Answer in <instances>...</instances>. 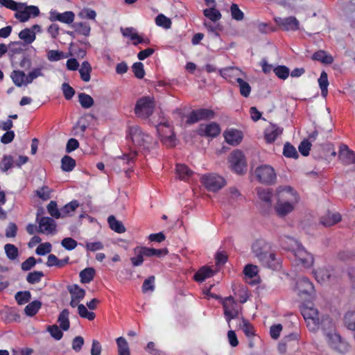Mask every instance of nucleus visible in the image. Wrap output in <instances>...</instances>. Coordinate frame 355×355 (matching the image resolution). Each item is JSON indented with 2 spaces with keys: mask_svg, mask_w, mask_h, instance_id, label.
I'll return each instance as SVG.
<instances>
[{
  "mask_svg": "<svg viewBox=\"0 0 355 355\" xmlns=\"http://www.w3.org/2000/svg\"><path fill=\"white\" fill-rule=\"evenodd\" d=\"M40 15V10L35 6H26L24 3V7L21 9L17 10L15 13V17L21 22L27 21L31 17H37Z\"/></svg>",
  "mask_w": 355,
  "mask_h": 355,
  "instance_id": "nucleus-14",
  "label": "nucleus"
},
{
  "mask_svg": "<svg viewBox=\"0 0 355 355\" xmlns=\"http://www.w3.org/2000/svg\"><path fill=\"white\" fill-rule=\"evenodd\" d=\"M155 101L154 97L143 96L137 101L135 113L141 119H148L154 112Z\"/></svg>",
  "mask_w": 355,
  "mask_h": 355,
  "instance_id": "nucleus-4",
  "label": "nucleus"
},
{
  "mask_svg": "<svg viewBox=\"0 0 355 355\" xmlns=\"http://www.w3.org/2000/svg\"><path fill=\"white\" fill-rule=\"evenodd\" d=\"M49 19L52 22L58 21L64 24H70L74 21L75 15L72 11H65L60 13L56 10H51L49 12Z\"/></svg>",
  "mask_w": 355,
  "mask_h": 355,
  "instance_id": "nucleus-18",
  "label": "nucleus"
},
{
  "mask_svg": "<svg viewBox=\"0 0 355 355\" xmlns=\"http://www.w3.org/2000/svg\"><path fill=\"white\" fill-rule=\"evenodd\" d=\"M155 24L158 26L169 28L171 26V21L163 14H159L155 18Z\"/></svg>",
  "mask_w": 355,
  "mask_h": 355,
  "instance_id": "nucleus-59",
  "label": "nucleus"
},
{
  "mask_svg": "<svg viewBox=\"0 0 355 355\" xmlns=\"http://www.w3.org/2000/svg\"><path fill=\"white\" fill-rule=\"evenodd\" d=\"M311 58L313 60L319 61L325 64H331L334 62L333 56L323 50L315 52Z\"/></svg>",
  "mask_w": 355,
  "mask_h": 355,
  "instance_id": "nucleus-28",
  "label": "nucleus"
},
{
  "mask_svg": "<svg viewBox=\"0 0 355 355\" xmlns=\"http://www.w3.org/2000/svg\"><path fill=\"white\" fill-rule=\"evenodd\" d=\"M301 313L306 322V326L309 331H317L320 326L318 311L313 306H304L302 308Z\"/></svg>",
  "mask_w": 355,
  "mask_h": 355,
  "instance_id": "nucleus-7",
  "label": "nucleus"
},
{
  "mask_svg": "<svg viewBox=\"0 0 355 355\" xmlns=\"http://www.w3.org/2000/svg\"><path fill=\"white\" fill-rule=\"evenodd\" d=\"M232 170L239 175L247 171V161L245 157H230L229 159Z\"/></svg>",
  "mask_w": 355,
  "mask_h": 355,
  "instance_id": "nucleus-20",
  "label": "nucleus"
},
{
  "mask_svg": "<svg viewBox=\"0 0 355 355\" xmlns=\"http://www.w3.org/2000/svg\"><path fill=\"white\" fill-rule=\"evenodd\" d=\"M134 257L130 258V261L134 267L140 266L142 265L146 257L145 247L137 246L133 250Z\"/></svg>",
  "mask_w": 355,
  "mask_h": 355,
  "instance_id": "nucleus-23",
  "label": "nucleus"
},
{
  "mask_svg": "<svg viewBox=\"0 0 355 355\" xmlns=\"http://www.w3.org/2000/svg\"><path fill=\"white\" fill-rule=\"evenodd\" d=\"M220 75L230 82L236 81L239 78L241 71L236 67H227L219 70Z\"/></svg>",
  "mask_w": 355,
  "mask_h": 355,
  "instance_id": "nucleus-27",
  "label": "nucleus"
},
{
  "mask_svg": "<svg viewBox=\"0 0 355 355\" xmlns=\"http://www.w3.org/2000/svg\"><path fill=\"white\" fill-rule=\"evenodd\" d=\"M107 222L110 227L115 232L121 234L125 232V228L123 223L117 220L114 216H110L107 218Z\"/></svg>",
  "mask_w": 355,
  "mask_h": 355,
  "instance_id": "nucleus-38",
  "label": "nucleus"
},
{
  "mask_svg": "<svg viewBox=\"0 0 355 355\" xmlns=\"http://www.w3.org/2000/svg\"><path fill=\"white\" fill-rule=\"evenodd\" d=\"M76 306H78V313L81 318H86L90 321L94 320L96 316L95 313L89 311L84 304H78Z\"/></svg>",
  "mask_w": 355,
  "mask_h": 355,
  "instance_id": "nucleus-52",
  "label": "nucleus"
},
{
  "mask_svg": "<svg viewBox=\"0 0 355 355\" xmlns=\"http://www.w3.org/2000/svg\"><path fill=\"white\" fill-rule=\"evenodd\" d=\"M176 173L179 179L184 181H187L193 175V171L190 169L186 164H176Z\"/></svg>",
  "mask_w": 355,
  "mask_h": 355,
  "instance_id": "nucleus-29",
  "label": "nucleus"
},
{
  "mask_svg": "<svg viewBox=\"0 0 355 355\" xmlns=\"http://www.w3.org/2000/svg\"><path fill=\"white\" fill-rule=\"evenodd\" d=\"M47 330L50 333L51 336L57 340H60L63 336L62 331L55 324L49 326Z\"/></svg>",
  "mask_w": 355,
  "mask_h": 355,
  "instance_id": "nucleus-63",
  "label": "nucleus"
},
{
  "mask_svg": "<svg viewBox=\"0 0 355 355\" xmlns=\"http://www.w3.org/2000/svg\"><path fill=\"white\" fill-rule=\"evenodd\" d=\"M132 69L135 76L137 78L141 79L144 77L145 71L144 64L141 62H139L133 64Z\"/></svg>",
  "mask_w": 355,
  "mask_h": 355,
  "instance_id": "nucleus-64",
  "label": "nucleus"
},
{
  "mask_svg": "<svg viewBox=\"0 0 355 355\" xmlns=\"http://www.w3.org/2000/svg\"><path fill=\"white\" fill-rule=\"evenodd\" d=\"M273 71L282 80H286L290 74L289 69L284 65H278L273 69Z\"/></svg>",
  "mask_w": 355,
  "mask_h": 355,
  "instance_id": "nucleus-53",
  "label": "nucleus"
},
{
  "mask_svg": "<svg viewBox=\"0 0 355 355\" xmlns=\"http://www.w3.org/2000/svg\"><path fill=\"white\" fill-rule=\"evenodd\" d=\"M61 245L64 249L67 250H72L77 247L78 243L73 239L71 237H67L62 240Z\"/></svg>",
  "mask_w": 355,
  "mask_h": 355,
  "instance_id": "nucleus-62",
  "label": "nucleus"
},
{
  "mask_svg": "<svg viewBox=\"0 0 355 355\" xmlns=\"http://www.w3.org/2000/svg\"><path fill=\"white\" fill-rule=\"evenodd\" d=\"M215 117V112L210 109L201 108L192 110L187 116V123L193 124L202 120L212 119Z\"/></svg>",
  "mask_w": 355,
  "mask_h": 355,
  "instance_id": "nucleus-12",
  "label": "nucleus"
},
{
  "mask_svg": "<svg viewBox=\"0 0 355 355\" xmlns=\"http://www.w3.org/2000/svg\"><path fill=\"white\" fill-rule=\"evenodd\" d=\"M214 271L209 267L204 266L200 268L194 275V279L196 282H202L207 278L214 275Z\"/></svg>",
  "mask_w": 355,
  "mask_h": 355,
  "instance_id": "nucleus-31",
  "label": "nucleus"
},
{
  "mask_svg": "<svg viewBox=\"0 0 355 355\" xmlns=\"http://www.w3.org/2000/svg\"><path fill=\"white\" fill-rule=\"evenodd\" d=\"M165 130L168 135L159 137L162 143L167 148L174 147L176 144V139L172 128H166Z\"/></svg>",
  "mask_w": 355,
  "mask_h": 355,
  "instance_id": "nucleus-30",
  "label": "nucleus"
},
{
  "mask_svg": "<svg viewBox=\"0 0 355 355\" xmlns=\"http://www.w3.org/2000/svg\"><path fill=\"white\" fill-rule=\"evenodd\" d=\"M78 101L85 109H89L94 105V99L91 96L85 93H80L78 94Z\"/></svg>",
  "mask_w": 355,
  "mask_h": 355,
  "instance_id": "nucleus-48",
  "label": "nucleus"
},
{
  "mask_svg": "<svg viewBox=\"0 0 355 355\" xmlns=\"http://www.w3.org/2000/svg\"><path fill=\"white\" fill-rule=\"evenodd\" d=\"M79 207L78 200H74L61 208L62 218L69 216Z\"/></svg>",
  "mask_w": 355,
  "mask_h": 355,
  "instance_id": "nucleus-40",
  "label": "nucleus"
},
{
  "mask_svg": "<svg viewBox=\"0 0 355 355\" xmlns=\"http://www.w3.org/2000/svg\"><path fill=\"white\" fill-rule=\"evenodd\" d=\"M119 355H130L127 340L123 337L116 338Z\"/></svg>",
  "mask_w": 355,
  "mask_h": 355,
  "instance_id": "nucleus-45",
  "label": "nucleus"
},
{
  "mask_svg": "<svg viewBox=\"0 0 355 355\" xmlns=\"http://www.w3.org/2000/svg\"><path fill=\"white\" fill-rule=\"evenodd\" d=\"M222 304L224 309L225 318L228 323L229 327H230L231 320L239 317L241 307L232 296L225 297L223 300Z\"/></svg>",
  "mask_w": 355,
  "mask_h": 355,
  "instance_id": "nucleus-6",
  "label": "nucleus"
},
{
  "mask_svg": "<svg viewBox=\"0 0 355 355\" xmlns=\"http://www.w3.org/2000/svg\"><path fill=\"white\" fill-rule=\"evenodd\" d=\"M341 220V216L339 213L327 212L321 217L320 223L325 227L332 226Z\"/></svg>",
  "mask_w": 355,
  "mask_h": 355,
  "instance_id": "nucleus-24",
  "label": "nucleus"
},
{
  "mask_svg": "<svg viewBox=\"0 0 355 355\" xmlns=\"http://www.w3.org/2000/svg\"><path fill=\"white\" fill-rule=\"evenodd\" d=\"M36 222L38 223L39 233L46 235H53L57 232L56 222L50 217H40L38 212L36 217Z\"/></svg>",
  "mask_w": 355,
  "mask_h": 355,
  "instance_id": "nucleus-8",
  "label": "nucleus"
},
{
  "mask_svg": "<svg viewBox=\"0 0 355 355\" xmlns=\"http://www.w3.org/2000/svg\"><path fill=\"white\" fill-rule=\"evenodd\" d=\"M223 136L225 141L232 146L239 145L243 137L241 131L234 128L227 129L225 130Z\"/></svg>",
  "mask_w": 355,
  "mask_h": 355,
  "instance_id": "nucleus-21",
  "label": "nucleus"
},
{
  "mask_svg": "<svg viewBox=\"0 0 355 355\" xmlns=\"http://www.w3.org/2000/svg\"><path fill=\"white\" fill-rule=\"evenodd\" d=\"M127 138L130 139L132 143V152L135 155L153 153L157 146L153 137L138 125H132L128 128Z\"/></svg>",
  "mask_w": 355,
  "mask_h": 355,
  "instance_id": "nucleus-1",
  "label": "nucleus"
},
{
  "mask_svg": "<svg viewBox=\"0 0 355 355\" xmlns=\"http://www.w3.org/2000/svg\"><path fill=\"white\" fill-rule=\"evenodd\" d=\"M76 166V161L71 157H62L61 168L66 172L71 171Z\"/></svg>",
  "mask_w": 355,
  "mask_h": 355,
  "instance_id": "nucleus-50",
  "label": "nucleus"
},
{
  "mask_svg": "<svg viewBox=\"0 0 355 355\" xmlns=\"http://www.w3.org/2000/svg\"><path fill=\"white\" fill-rule=\"evenodd\" d=\"M232 17L236 21H241L244 18L243 12L236 3H232L230 7Z\"/></svg>",
  "mask_w": 355,
  "mask_h": 355,
  "instance_id": "nucleus-61",
  "label": "nucleus"
},
{
  "mask_svg": "<svg viewBox=\"0 0 355 355\" xmlns=\"http://www.w3.org/2000/svg\"><path fill=\"white\" fill-rule=\"evenodd\" d=\"M49 214L55 218H62L61 209H58L55 201L51 200L46 207Z\"/></svg>",
  "mask_w": 355,
  "mask_h": 355,
  "instance_id": "nucleus-55",
  "label": "nucleus"
},
{
  "mask_svg": "<svg viewBox=\"0 0 355 355\" xmlns=\"http://www.w3.org/2000/svg\"><path fill=\"white\" fill-rule=\"evenodd\" d=\"M69 311L68 309H63L59 314L58 322L63 331H67L70 327L69 319Z\"/></svg>",
  "mask_w": 355,
  "mask_h": 355,
  "instance_id": "nucleus-34",
  "label": "nucleus"
},
{
  "mask_svg": "<svg viewBox=\"0 0 355 355\" xmlns=\"http://www.w3.org/2000/svg\"><path fill=\"white\" fill-rule=\"evenodd\" d=\"M67 290L71 295L70 306L76 307L85 297V291L77 284L68 286Z\"/></svg>",
  "mask_w": 355,
  "mask_h": 355,
  "instance_id": "nucleus-19",
  "label": "nucleus"
},
{
  "mask_svg": "<svg viewBox=\"0 0 355 355\" xmlns=\"http://www.w3.org/2000/svg\"><path fill=\"white\" fill-rule=\"evenodd\" d=\"M275 21L282 30L286 31H295L300 28V22L295 17H277Z\"/></svg>",
  "mask_w": 355,
  "mask_h": 355,
  "instance_id": "nucleus-16",
  "label": "nucleus"
},
{
  "mask_svg": "<svg viewBox=\"0 0 355 355\" xmlns=\"http://www.w3.org/2000/svg\"><path fill=\"white\" fill-rule=\"evenodd\" d=\"M270 244L263 239L257 240L252 246L254 254L260 260H265L264 257L270 252Z\"/></svg>",
  "mask_w": 355,
  "mask_h": 355,
  "instance_id": "nucleus-17",
  "label": "nucleus"
},
{
  "mask_svg": "<svg viewBox=\"0 0 355 355\" xmlns=\"http://www.w3.org/2000/svg\"><path fill=\"white\" fill-rule=\"evenodd\" d=\"M282 245L284 249L293 252L294 256L304 268H310L314 262L313 257L297 241L290 236L282 239Z\"/></svg>",
  "mask_w": 355,
  "mask_h": 355,
  "instance_id": "nucleus-3",
  "label": "nucleus"
},
{
  "mask_svg": "<svg viewBox=\"0 0 355 355\" xmlns=\"http://www.w3.org/2000/svg\"><path fill=\"white\" fill-rule=\"evenodd\" d=\"M344 323L349 330L354 332L355 338V311H348L345 313Z\"/></svg>",
  "mask_w": 355,
  "mask_h": 355,
  "instance_id": "nucleus-41",
  "label": "nucleus"
},
{
  "mask_svg": "<svg viewBox=\"0 0 355 355\" xmlns=\"http://www.w3.org/2000/svg\"><path fill=\"white\" fill-rule=\"evenodd\" d=\"M95 270L93 268H87L80 272V282L87 284L92 282L94 277Z\"/></svg>",
  "mask_w": 355,
  "mask_h": 355,
  "instance_id": "nucleus-43",
  "label": "nucleus"
},
{
  "mask_svg": "<svg viewBox=\"0 0 355 355\" xmlns=\"http://www.w3.org/2000/svg\"><path fill=\"white\" fill-rule=\"evenodd\" d=\"M15 300L20 305L28 302L31 299V294L30 291H19L15 294Z\"/></svg>",
  "mask_w": 355,
  "mask_h": 355,
  "instance_id": "nucleus-54",
  "label": "nucleus"
},
{
  "mask_svg": "<svg viewBox=\"0 0 355 355\" xmlns=\"http://www.w3.org/2000/svg\"><path fill=\"white\" fill-rule=\"evenodd\" d=\"M320 88L321 89V94L323 97H326L328 94V76L327 73L323 71L320 73V78L318 80Z\"/></svg>",
  "mask_w": 355,
  "mask_h": 355,
  "instance_id": "nucleus-42",
  "label": "nucleus"
},
{
  "mask_svg": "<svg viewBox=\"0 0 355 355\" xmlns=\"http://www.w3.org/2000/svg\"><path fill=\"white\" fill-rule=\"evenodd\" d=\"M41 306L42 302L40 301L34 300L26 306L24 312L26 315L33 317L38 312Z\"/></svg>",
  "mask_w": 355,
  "mask_h": 355,
  "instance_id": "nucleus-39",
  "label": "nucleus"
},
{
  "mask_svg": "<svg viewBox=\"0 0 355 355\" xmlns=\"http://www.w3.org/2000/svg\"><path fill=\"white\" fill-rule=\"evenodd\" d=\"M279 200L275 205L277 215L281 218L291 214L299 202V196L291 187L278 189Z\"/></svg>",
  "mask_w": 355,
  "mask_h": 355,
  "instance_id": "nucleus-2",
  "label": "nucleus"
},
{
  "mask_svg": "<svg viewBox=\"0 0 355 355\" xmlns=\"http://www.w3.org/2000/svg\"><path fill=\"white\" fill-rule=\"evenodd\" d=\"M72 28L74 29V31L67 32L71 36H73L75 33L85 37H88L90 35L91 27L87 22H75L72 24Z\"/></svg>",
  "mask_w": 355,
  "mask_h": 355,
  "instance_id": "nucleus-22",
  "label": "nucleus"
},
{
  "mask_svg": "<svg viewBox=\"0 0 355 355\" xmlns=\"http://www.w3.org/2000/svg\"><path fill=\"white\" fill-rule=\"evenodd\" d=\"M326 339L329 346L334 350L343 354L348 351V345L342 340L340 336L337 333H327Z\"/></svg>",
  "mask_w": 355,
  "mask_h": 355,
  "instance_id": "nucleus-10",
  "label": "nucleus"
},
{
  "mask_svg": "<svg viewBox=\"0 0 355 355\" xmlns=\"http://www.w3.org/2000/svg\"><path fill=\"white\" fill-rule=\"evenodd\" d=\"M236 82L239 84L241 95L243 97H248L251 92V87L248 83L241 78H236Z\"/></svg>",
  "mask_w": 355,
  "mask_h": 355,
  "instance_id": "nucleus-49",
  "label": "nucleus"
},
{
  "mask_svg": "<svg viewBox=\"0 0 355 355\" xmlns=\"http://www.w3.org/2000/svg\"><path fill=\"white\" fill-rule=\"evenodd\" d=\"M4 250L8 259L10 261H14L19 257L18 248L13 244H6L4 245Z\"/></svg>",
  "mask_w": 355,
  "mask_h": 355,
  "instance_id": "nucleus-44",
  "label": "nucleus"
},
{
  "mask_svg": "<svg viewBox=\"0 0 355 355\" xmlns=\"http://www.w3.org/2000/svg\"><path fill=\"white\" fill-rule=\"evenodd\" d=\"M296 290L298 295L303 297H312L315 293L312 282L305 277H299L296 282Z\"/></svg>",
  "mask_w": 355,
  "mask_h": 355,
  "instance_id": "nucleus-11",
  "label": "nucleus"
},
{
  "mask_svg": "<svg viewBox=\"0 0 355 355\" xmlns=\"http://www.w3.org/2000/svg\"><path fill=\"white\" fill-rule=\"evenodd\" d=\"M264 258L266 260H260L264 266L272 270H275L279 266V261L276 259L274 253L269 252Z\"/></svg>",
  "mask_w": 355,
  "mask_h": 355,
  "instance_id": "nucleus-36",
  "label": "nucleus"
},
{
  "mask_svg": "<svg viewBox=\"0 0 355 355\" xmlns=\"http://www.w3.org/2000/svg\"><path fill=\"white\" fill-rule=\"evenodd\" d=\"M257 195L259 198L263 202L270 205L271 204V198L272 193L268 189L263 188H258L257 189Z\"/></svg>",
  "mask_w": 355,
  "mask_h": 355,
  "instance_id": "nucleus-51",
  "label": "nucleus"
},
{
  "mask_svg": "<svg viewBox=\"0 0 355 355\" xmlns=\"http://www.w3.org/2000/svg\"><path fill=\"white\" fill-rule=\"evenodd\" d=\"M204 15L212 22H216L221 19V13L215 8H206L203 10Z\"/></svg>",
  "mask_w": 355,
  "mask_h": 355,
  "instance_id": "nucleus-47",
  "label": "nucleus"
},
{
  "mask_svg": "<svg viewBox=\"0 0 355 355\" xmlns=\"http://www.w3.org/2000/svg\"><path fill=\"white\" fill-rule=\"evenodd\" d=\"M1 4L6 8L14 11H16L17 10L21 9L24 7V3H17L13 0H1Z\"/></svg>",
  "mask_w": 355,
  "mask_h": 355,
  "instance_id": "nucleus-60",
  "label": "nucleus"
},
{
  "mask_svg": "<svg viewBox=\"0 0 355 355\" xmlns=\"http://www.w3.org/2000/svg\"><path fill=\"white\" fill-rule=\"evenodd\" d=\"M121 32L123 37L130 38L135 46L142 44L141 36L138 35L136 30L132 27L121 28Z\"/></svg>",
  "mask_w": 355,
  "mask_h": 355,
  "instance_id": "nucleus-26",
  "label": "nucleus"
},
{
  "mask_svg": "<svg viewBox=\"0 0 355 355\" xmlns=\"http://www.w3.org/2000/svg\"><path fill=\"white\" fill-rule=\"evenodd\" d=\"M239 328L242 329L249 339H251L255 335L254 327L244 318H242V324H239Z\"/></svg>",
  "mask_w": 355,
  "mask_h": 355,
  "instance_id": "nucleus-46",
  "label": "nucleus"
},
{
  "mask_svg": "<svg viewBox=\"0 0 355 355\" xmlns=\"http://www.w3.org/2000/svg\"><path fill=\"white\" fill-rule=\"evenodd\" d=\"M146 257H162L168 254L167 249H155L145 247Z\"/></svg>",
  "mask_w": 355,
  "mask_h": 355,
  "instance_id": "nucleus-56",
  "label": "nucleus"
},
{
  "mask_svg": "<svg viewBox=\"0 0 355 355\" xmlns=\"http://www.w3.org/2000/svg\"><path fill=\"white\" fill-rule=\"evenodd\" d=\"M92 71L91 64L87 61H84L81 64V67L79 69L80 78L84 82H89L91 78L90 73Z\"/></svg>",
  "mask_w": 355,
  "mask_h": 355,
  "instance_id": "nucleus-33",
  "label": "nucleus"
},
{
  "mask_svg": "<svg viewBox=\"0 0 355 355\" xmlns=\"http://www.w3.org/2000/svg\"><path fill=\"white\" fill-rule=\"evenodd\" d=\"M45 69V67L42 64L39 65L38 67L33 68L27 75H26V83H31L33 81L39 78L43 77L44 73L43 71Z\"/></svg>",
  "mask_w": 355,
  "mask_h": 355,
  "instance_id": "nucleus-35",
  "label": "nucleus"
},
{
  "mask_svg": "<svg viewBox=\"0 0 355 355\" xmlns=\"http://www.w3.org/2000/svg\"><path fill=\"white\" fill-rule=\"evenodd\" d=\"M282 128L275 125H272L267 128L264 132V137L267 143H272L275 141L277 137L282 135Z\"/></svg>",
  "mask_w": 355,
  "mask_h": 355,
  "instance_id": "nucleus-25",
  "label": "nucleus"
},
{
  "mask_svg": "<svg viewBox=\"0 0 355 355\" xmlns=\"http://www.w3.org/2000/svg\"><path fill=\"white\" fill-rule=\"evenodd\" d=\"M314 275L318 282L322 283L329 279L331 274L327 269L320 268L314 272Z\"/></svg>",
  "mask_w": 355,
  "mask_h": 355,
  "instance_id": "nucleus-57",
  "label": "nucleus"
},
{
  "mask_svg": "<svg viewBox=\"0 0 355 355\" xmlns=\"http://www.w3.org/2000/svg\"><path fill=\"white\" fill-rule=\"evenodd\" d=\"M15 157H3L0 162V169L3 172H6L15 166L20 167L28 160V157H19L18 159H15Z\"/></svg>",
  "mask_w": 355,
  "mask_h": 355,
  "instance_id": "nucleus-15",
  "label": "nucleus"
},
{
  "mask_svg": "<svg viewBox=\"0 0 355 355\" xmlns=\"http://www.w3.org/2000/svg\"><path fill=\"white\" fill-rule=\"evenodd\" d=\"M221 132L220 127L216 122L209 123H201L199 125L196 132L198 135L205 137L214 138L220 135Z\"/></svg>",
  "mask_w": 355,
  "mask_h": 355,
  "instance_id": "nucleus-13",
  "label": "nucleus"
},
{
  "mask_svg": "<svg viewBox=\"0 0 355 355\" xmlns=\"http://www.w3.org/2000/svg\"><path fill=\"white\" fill-rule=\"evenodd\" d=\"M201 184L209 191L216 192L226 185L225 179L217 173H206L200 178Z\"/></svg>",
  "mask_w": 355,
  "mask_h": 355,
  "instance_id": "nucleus-5",
  "label": "nucleus"
},
{
  "mask_svg": "<svg viewBox=\"0 0 355 355\" xmlns=\"http://www.w3.org/2000/svg\"><path fill=\"white\" fill-rule=\"evenodd\" d=\"M11 78L17 87H21L22 85H27L29 83H26V75L22 71H13L11 74Z\"/></svg>",
  "mask_w": 355,
  "mask_h": 355,
  "instance_id": "nucleus-32",
  "label": "nucleus"
},
{
  "mask_svg": "<svg viewBox=\"0 0 355 355\" xmlns=\"http://www.w3.org/2000/svg\"><path fill=\"white\" fill-rule=\"evenodd\" d=\"M44 277V273L42 271H34L29 272L26 276V281L31 284H35L41 281V279Z\"/></svg>",
  "mask_w": 355,
  "mask_h": 355,
  "instance_id": "nucleus-58",
  "label": "nucleus"
},
{
  "mask_svg": "<svg viewBox=\"0 0 355 355\" xmlns=\"http://www.w3.org/2000/svg\"><path fill=\"white\" fill-rule=\"evenodd\" d=\"M19 37L26 44H31L36 38L35 33L30 28H24L19 33Z\"/></svg>",
  "mask_w": 355,
  "mask_h": 355,
  "instance_id": "nucleus-37",
  "label": "nucleus"
},
{
  "mask_svg": "<svg viewBox=\"0 0 355 355\" xmlns=\"http://www.w3.org/2000/svg\"><path fill=\"white\" fill-rule=\"evenodd\" d=\"M255 174L259 182L263 184H272L276 180V173L273 168L268 165L257 167Z\"/></svg>",
  "mask_w": 355,
  "mask_h": 355,
  "instance_id": "nucleus-9",
  "label": "nucleus"
}]
</instances>
